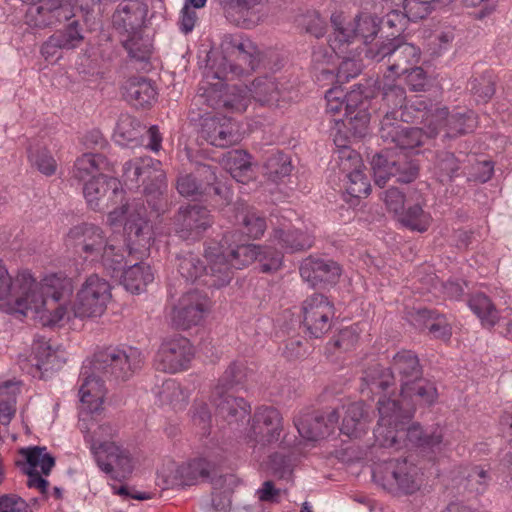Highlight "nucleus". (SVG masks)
<instances>
[{"label":"nucleus","instance_id":"1","mask_svg":"<svg viewBox=\"0 0 512 512\" xmlns=\"http://www.w3.org/2000/svg\"><path fill=\"white\" fill-rule=\"evenodd\" d=\"M14 291V311L24 316L38 318L44 326L59 324L65 315L56 302L70 291V282L50 275L37 282L30 272L18 273L15 280L0 260V301Z\"/></svg>","mask_w":512,"mask_h":512},{"label":"nucleus","instance_id":"2","mask_svg":"<svg viewBox=\"0 0 512 512\" xmlns=\"http://www.w3.org/2000/svg\"><path fill=\"white\" fill-rule=\"evenodd\" d=\"M206 260L210 263L211 285L220 287L230 282L232 269H242L253 261H259L262 272L277 271L282 264V253L271 246H258L255 244L238 245L230 248L228 254L223 246H210L206 250Z\"/></svg>","mask_w":512,"mask_h":512},{"label":"nucleus","instance_id":"3","mask_svg":"<svg viewBox=\"0 0 512 512\" xmlns=\"http://www.w3.org/2000/svg\"><path fill=\"white\" fill-rule=\"evenodd\" d=\"M396 400H378L379 420L374 430L375 442L384 448L402 449L411 443L422 448L425 430L419 424H408L412 412L410 405L396 409Z\"/></svg>","mask_w":512,"mask_h":512},{"label":"nucleus","instance_id":"4","mask_svg":"<svg viewBox=\"0 0 512 512\" xmlns=\"http://www.w3.org/2000/svg\"><path fill=\"white\" fill-rule=\"evenodd\" d=\"M68 244L74 246L86 260L100 262L109 274L121 271L124 254L114 238L104 236L100 227L82 223L72 227L67 234Z\"/></svg>","mask_w":512,"mask_h":512},{"label":"nucleus","instance_id":"5","mask_svg":"<svg viewBox=\"0 0 512 512\" xmlns=\"http://www.w3.org/2000/svg\"><path fill=\"white\" fill-rule=\"evenodd\" d=\"M395 375L401 382V395H408L411 391L410 384L422 375L417 355L409 350L400 351L393 357L391 371L375 365L365 372L363 381L370 392L379 393L388 389L393 383Z\"/></svg>","mask_w":512,"mask_h":512},{"label":"nucleus","instance_id":"6","mask_svg":"<svg viewBox=\"0 0 512 512\" xmlns=\"http://www.w3.org/2000/svg\"><path fill=\"white\" fill-rule=\"evenodd\" d=\"M60 278V276H58ZM61 279L68 280L69 278L61 277ZM70 290H72V283H70ZM71 291L64 294L56 302V307H63L65 315L59 322L65 319H70L71 314L78 318H95L101 316L107 309V305L112 298L111 285L109 282L97 274H92L85 279L81 287L76 293L72 306L68 310L67 307L59 302L65 299Z\"/></svg>","mask_w":512,"mask_h":512},{"label":"nucleus","instance_id":"7","mask_svg":"<svg viewBox=\"0 0 512 512\" xmlns=\"http://www.w3.org/2000/svg\"><path fill=\"white\" fill-rule=\"evenodd\" d=\"M161 163L149 156L138 157L127 161L123 166V181L129 189L144 185V194L148 205L159 213L163 206L162 195L166 188L165 174Z\"/></svg>","mask_w":512,"mask_h":512},{"label":"nucleus","instance_id":"8","mask_svg":"<svg viewBox=\"0 0 512 512\" xmlns=\"http://www.w3.org/2000/svg\"><path fill=\"white\" fill-rule=\"evenodd\" d=\"M260 61L256 45L249 39L236 41L226 54L209 57L205 67L208 77L234 79L253 72Z\"/></svg>","mask_w":512,"mask_h":512},{"label":"nucleus","instance_id":"9","mask_svg":"<svg viewBox=\"0 0 512 512\" xmlns=\"http://www.w3.org/2000/svg\"><path fill=\"white\" fill-rule=\"evenodd\" d=\"M331 22L334 27L329 46L336 54L348 51V46L355 41L370 44L378 35L380 20L370 13H360L352 21L344 23L341 14H333Z\"/></svg>","mask_w":512,"mask_h":512},{"label":"nucleus","instance_id":"10","mask_svg":"<svg viewBox=\"0 0 512 512\" xmlns=\"http://www.w3.org/2000/svg\"><path fill=\"white\" fill-rule=\"evenodd\" d=\"M143 363L144 356L138 348L108 347L95 354L90 366L107 378L125 381L141 369Z\"/></svg>","mask_w":512,"mask_h":512},{"label":"nucleus","instance_id":"11","mask_svg":"<svg viewBox=\"0 0 512 512\" xmlns=\"http://www.w3.org/2000/svg\"><path fill=\"white\" fill-rule=\"evenodd\" d=\"M208 77L204 71V79L201 81L198 95L195 97L197 103L206 104L212 108H226L228 110L243 112L251 102L248 87L238 85L225 86L224 81Z\"/></svg>","mask_w":512,"mask_h":512},{"label":"nucleus","instance_id":"12","mask_svg":"<svg viewBox=\"0 0 512 512\" xmlns=\"http://www.w3.org/2000/svg\"><path fill=\"white\" fill-rule=\"evenodd\" d=\"M109 225L124 223L129 239V252L139 249L146 251L153 239L152 226L146 218V209L139 203L122 204L121 207L110 211L107 219Z\"/></svg>","mask_w":512,"mask_h":512},{"label":"nucleus","instance_id":"13","mask_svg":"<svg viewBox=\"0 0 512 512\" xmlns=\"http://www.w3.org/2000/svg\"><path fill=\"white\" fill-rule=\"evenodd\" d=\"M374 478L390 492L413 494L423 485V473L406 459H391L377 465Z\"/></svg>","mask_w":512,"mask_h":512},{"label":"nucleus","instance_id":"14","mask_svg":"<svg viewBox=\"0 0 512 512\" xmlns=\"http://www.w3.org/2000/svg\"><path fill=\"white\" fill-rule=\"evenodd\" d=\"M24 24L31 30L56 26L74 17L75 0H23Z\"/></svg>","mask_w":512,"mask_h":512},{"label":"nucleus","instance_id":"15","mask_svg":"<svg viewBox=\"0 0 512 512\" xmlns=\"http://www.w3.org/2000/svg\"><path fill=\"white\" fill-rule=\"evenodd\" d=\"M365 53L366 57L376 61L387 57L388 74L393 77L407 73L420 60V50L416 46L397 39L382 43L377 49L370 47Z\"/></svg>","mask_w":512,"mask_h":512},{"label":"nucleus","instance_id":"16","mask_svg":"<svg viewBox=\"0 0 512 512\" xmlns=\"http://www.w3.org/2000/svg\"><path fill=\"white\" fill-rule=\"evenodd\" d=\"M177 190L185 197L214 194L227 203L232 198L230 189L217 181L215 169L206 164L197 166L195 174L181 175L177 181Z\"/></svg>","mask_w":512,"mask_h":512},{"label":"nucleus","instance_id":"17","mask_svg":"<svg viewBox=\"0 0 512 512\" xmlns=\"http://www.w3.org/2000/svg\"><path fill=\"white\" fill-rule=\"evenodd\" d=\"M428 137L437 135L443 121L447 127L446 136L455 137L473 131L477 125L476 115L472 111L448 113L445 107L429 109L421 115Z\"/></svg>","mask_w":512,"mask_h":512},{"label":"nucleus","instance_id":"18","mask_svg":"<svg viewBox=\"0 0 512 512\" xmlns=\"http://www.w3.org/2000/svg\"><path fill=\"white\" fill-rule=\"evenodd\" d=\"M65 359L57 349H54L50 342L44 338L36 339L33 342L31 354L20 356V368L36 378H46L56 370H59Z\"/></svg>","mask_w":512,"mask_h":512},{"label":"nucleus","instance_id":"19","mask_svg":"<svg viewBox=\"0 0 512 512\" xmlns=\"http://www.w3.org/2000/svg\"><path fill=\"white\" fill-rule=\"evenodd\" d=\"M283 431V417L271 406L258 407L250 422L247 438L254 445L266 446L277 442Z\"/></svg>","mask_w":512,"mask_h":512},{"label":"nucleus","instance_id":"20","mask_svg":"<svg viewBox=\"0 0 512 512\" xmlns=\"http://www.w3.org/2000/svg\"><path fill=\"white\" fill-rule=\"evenodd\" d=\"M194 356L190 341L182 336L164 339L161 343L154 364L157 370L177 373L188 368Z\"/></svg>","mask_w":512,"mask_h":512},{"label":"nucleus","instance_id":"21","mask_svg":"<svg viewBox=\"0 0 512 512\" xmlns=\"http://www.w3.org/2000/svg\"><path fill=\"white\" fill-rule=\"evenodd\" d=\"M334 305L322 294H313L302 303V324L314 338L326 334L332 325Z\"/></svg>","mask_w":512,"mask_h":512},{"label":"nucleus","instance_id":"22","mask_svg":"<svg viewBox=\"0 0 512 512\" xmlns=\"http://www.w3.org/2000/svg\"><path fill=\"white\" fill-rule=\"evenodd\" d=\"M210 307L206 294L191 290L184 293L173 304L169 317L172 323L182 329H187L201 323Z\"/></svg>","mask_w":512,"mask_h":512},{"label":"nucleus","instance_id":"23","mask_svg":"<svg viewBox=\"0 0 512 512\" xmlns=\"http://www.w3.org/2000/svg\"><path fill=\"white\" fill-rule=\"evenodd\" d=\"M335 145L339 148V167L342 172L346 173L347 193L355 198L366 197L370 193L371 186L368 178L362 172L363 164L360 155L346 147L345 139L336 137Z\"/></svg>","mask_w":512,"mask_h":512},{"label":"nucleus","instance_id":"24","mask_svg":"<svg viewBox=\"0 0 512 512\" xmlns=\"http://www.w3.org/2000/svg\"><path fill=\"white\" fill-rule=\"evenodd\" d=\"M95 449L97 466L112 479L127 478L132 474L136 459L128 448L115 442Z\"/></svg>","mask_w":512,"mask_h":512},{"label":"nucleus","instance_id":"25","mask_svg":"<svg viewBox=\"0 0 512 512\" xmlns=\"http://www.w3.org/2000/svg\"><path fill=\"white\" fill-rule=\"evenodd\" d=\"M371 166L374 174L375 183L383 187L390 178H395L396 182L410 183L418 175V165L408 160L407 155L403 154L397 160L388 159L382 154L373 156Z\"/></svg>","mask_w":512,"mask_h":512},{"label":"nucleus","instance_id":"26","mask_svg":"<svg viewBox=\"0 0 512 512\" xmlns=\"http://www.w3.org/2000/svg\"><path fill=\"white\" fill-rule=\"evenodd\" d=\"M84 197L89 207L100 211L123 202V190L120 181L104 174L88 180L83 188Z\"/></svg>","mask_w":512,"mask_h":512},{"label":"nucleus","instance_id":"27","mask_svg":"<svg viewBox=\"0 0 512 512\" xmlns=\"http://www.w3.org/2000/svg\"><path fill=\"white\" fill-rule=\"evenodd\" d=\"M107 389L99 373L92 366H83L81 371V384L79 388L80 411L83 423L86 416L94 415L102 410Z\"/></svg>","mask_w":512,"mask_h":512},{"label":"nucleus","instance_id":"28","mask_svg":"<svg viewBox=\"0 0 512 512\" xmlns=\"http://www.w3.org/2000/svg\"><path fill=\"white\" fill-rule=\"evenodd\" d=\"M201 124V136L215 147L225 148L241 140L238 125L220 114H206Z\"/></svg>","mask_w":512,"mask_h":512},{"label":"nucleus","instance_id":"29","mask_svg":"<svg viewBox=\"0 0 512 512\" xmlns=\"http://www.w3.org/2000/svg\"><path fill=\"white\" fill-rule=\"evenodd\" d=\"M395 112L387 111L381 122L380 137L383 142L392 144L388 149L397 147L401 150H410L423 143V131L421 128L405 127L395 123Z\"/></svg>","mask_w":512,"mask_h":512},{"label":"nucleus","instance_id":"30","mask_svg":"<svg viewBox=\"0 0 512 512\" xmlns=\"http://www.w3.org/2000/svg\"><path fill=\"white\" fill-rule=\"evenodd\" d=\"M213 465L204 458L177 464L168 461L160 470L161 475L169 484L192 485L200 479H207Z\"/></svg>","mask_w":512,"mask_h":512},{"label":"nucleus","instance_id":"31","mask_svg":"<svg viewBox=\"0 0 512 512\" xmlns=\"http://www.w3.org/2000/svg\"><path fill=\"white\" fill-rule=\"evenodd\" d=\"M211 398L216 409V420L221 419L231 427L237 428L250 412V406L243 398L234 397L222 391L221 387L214 388Z\"/></svg>","mask_w":512,"mask_h":512},{"label":"nucleus","instance_id":"32","mask_svg":"<svg viewBox=\"0 0 512 512\" xmlns=\"http://www.w3.org/2000/svg\"><path fill=\"white\" fill-rule=\"evenodd\" d=\"M209 211L201 206L192 205L181 208L176 217V233L185 240H196L211 225Z\"/></svg>","mask_w":512,"mask_h":512},{"label":"nucleus","instance_id":"33","mask_svg":"<svg viewBox=\"0 0 512 512\" xmlns=\"http://www.w3.org/2000/svg\"><path fill=\"white\" fill-rule=\"evenodd\" d=\"M339 420L338 411H330L325 416L304 413L294 418L299 435L307 441H317L329 435Z\"/></svg>","mask_w":512,"mask_h":512},{"label":"nucleus","instance_id":"34","mask_svg":"<svg viewBox=\"0 0 512 512\" xmlns=\"http://www.w3.org/2000/svg\"><path fill=\"white\" fill-rule=\"evenodd\" d=\"M363 86L346 92L341 86H334L325 94L326 112L331 116H348L353 114V109L364 104V99L368 98Z\"/></svg>","mask_w":512,"mask_h":512},{"label":"nucleus","instance_id":"35","mask_svg":"<svg viewBox=\"0 0 512 512\" xmlns=\"http://www.w3.org/2000/svg\"><path fill=\"white\" fill-rule=\"evenodd\" d=\"M300 274L304 281L315 287L319 284L336 283L341 275V269L332 260L309 257L302 262Z\"/></svg>","mask_w":512,"mask_h":512},{"label":"nucleus","instance_id":"36","mask_svg":"<svg viewBox=\"0 0 512 512\" xmlns=\"http://www.w3.org/2000/svg\"><path fill=\"white\" fill-rule=\"evenodd\" d=\"M367 108V99H364V104L353 109V114L335 119V126L333 128V131H335L334 140L336 137L345 139L346 147L349 148V135L358 138L365 136L368 132V124L370 121V115Z\"/></svg>","mask_w":512,"mask_h":512},{"label":"nucleus","instance_id":"37","mask_svg":"<svg viewBox=\"0 0 512 512\" xmlns=\"http://www.w3.org/2000/svg\"><path fill=\"white\" fill-rule=\"evenodd\" d=\"M147 11V6L139 0L123 1L113 15V23L115 27L123 29L128 34L140 31Z\"/></svg>","mask_w":512,"mask_h":512},{"label":"nucleus","instance_id":"38","mask_svg":"<svg viewBox=\"0 0 512 512\" xmlns=\"http://www.w3.org/2000/svg\"><path fill=\"white\" fill-rule=\"evenodd\" d=\"M251 100L261 105L281 106L287 102V92L282 90L273 77L256 78L248 87Z\"/></svg>","mask_w":512,"mask_h":512},{"label":"nucleus","instance_id":"39","mask_svg":"<svg viewBox=\"0 0 512 512\" xmlns=\"http://www.w3.org/2000/svg\"><path fill=\"white\" fill-rule=\"evenodd\" d=\"M411 391L408 395H399L392 398L391 396L386 397V395L380 397L379 399L385 400H396V409L406 408L407 405H410L411 412H413L414 404L420 403L425 405H431L437 399V389L435 385L421 377L416 380L414 383L410 384Z\"/></svg>","mask_w":512,"mask_h":512},{"label":"nucleus","instance_id":"40","mask_svg":"<svg viewBox=\"0 0 512 512\" xmlns=\"http://www.w3.org/2000/svg\"><path fill=\"white\" fill-rule=\"evenodd\" d=\"M334 411L339 412V418L342 417L341 433L349 437H359L365 431L368 415L362 402L349 403Z\"/></svg>","mask_w":512,"mask_h":512},{"label":"nucleus","instance_id":"41","mask_svg":"<svg viewBox=\"0 0 512 512\" xmlns=\"http://www.w3.org/2000/svg\"><path fill=\"white\" fill-rule=\"evenodd\" d=\"M79 427L84 433L85 441L89 444L90 451L95 457V452L98 447L113 445L115 429L109 423H97L93 415L86 416V421L83 423L82 417L79 419Z\"/></svg>","mask_w":512,"mask_h":512},{"label":"nucleus","instance_id":"42","mask_svg":"<svg viewBox=\"0 0 512 512\" xmlns=\"http://www.w3.org/2000/svg\"><path fill=\"white\" fill-rule=\"evenodd\" d=\"M124 98L133 106L146 108L156 99V89L150 81L142 77L128 79L122 87Z\"/></svg>","mask_w":512,"mask_h":512},{"label":"nucleus","instance_id":"43","mask_svg":"<svg viewBox=\"0 0 512 512\" xmlns=\"http://www.w3.org/2000/svg\"><path fill=\"white\" fill-rule=\"evenodd\" d=\"M123 268L124 264L117 276L110 275L113 278H121V283L131 293H141L154 279L150 266L145 263L133 264L125 270Z\"/></svg>","mask_w":512,"mask_h":512},{"label":"nucleus","instance_id":"44","mask_svg":"<svg viewBox=\"0 0 512 512\" xmlns=\"http://www.w3.org/2000/svg\"><path fill=\"white\" fill-rule=\"evenodd\" d=\"M222 163L237 182L246 183L253 178L250 156L243 150L227 152L222 158Z\"/></svg>","mask_w":512,"mask_h":512},{"label":"nucleus","instance_id":"45","mask_svg":"<svg viewBox=\"0 0 512 512\" xmlns=\"http://www.w3.org/2000/svg\"><path fill=\"white\" fill-rule=\"evenodd\" d=\"M109 170V163L105 157L99 154L85 153L75 162L73 175L80 181L95 179L103 171Z\"/></svg>","mask_w":512,"mask_h":512},{"label":"nucleus","instance_id":"46","mask_svg":"<svg viewBox=\"0 0 512 512\" xmlns=\"http://www.w3.org/2000/svg\"><path fill=\"white\" fill-rule=\"evenodd\" d=\"M178 271L186 281L194 282L205 276L203 280L205 285L212 286L211 270L209 272L203 265L198 255L192 252H185L178 256ZM207 262H209L207 260ZM210 265V263H208Z\"/></svg>","mask_w":512,"mask_h":512},{"label":"nucleus","instance_id":"47","mask_svg":"<svg viewBox=\"0 0 512 512\" xmlns=\"http://www.w3.org/2000/svg\"><path fill=\"white\" fill-rule=\"evenodd\" d=\"M424 200H417V203L408 206L399 214L398 221L411 231L423 233L429 229L433 218L423 208Z\"/></svg>","mask_w":512,"mask_h":512},{"label":"nucleus","instance_id":"48","mask_svg":"<svg viewBox=\"0 0 512 512\" xmlns=\"http://www.w3.org/2000/svg\"><path fill=\"white\" fill-rule=\"evenodd\" d=\"M20 383L7 381L0 385V423L9 425L16 414L17 395Z\"/></svg>","mask_w":512,"mask_h":512},{"label":"nucleus","instance_id":"49","mask_svg":"<svg viewBox=\"0 0 512 512\" xmlns=\"http://www.w3.org/2000/svg\"><path fill=\"white\" fill-rule=\"evenodd\" d=\"M236 220L244 227V232L251 238H259L266 230V221L254 209L245 204H240L236 214Z\"/></svg>","mask_w":512,"mask_h":512},{"label":"nucleus","instance_id":"50","mask_svg":"<svg viewBox=\"0 0 512 512\" xmlns=\"http://www.w3.org/2000/svg\"><path fill=\"white\" fill-rule=\"evenodd\" d=\"M123 45L129 57L135 61L147 62L151 56V40L148 36H143L141 31L130 33Z\"/></svg>","mask_w":512,"mask_h":512},{"label":"nucleus","instance_id":"51","mask_svg":"<svg viewBox=\"0 0 512 512\" xmlns=\"http://www.w3.org/2000/svg\"><path fill=\"white\" fill-rule=\"evenodd\" d=\"M143 131L141 124L129 115H123L117 122L114 133L115 141L119 145L137 143Z\"/></svg>","mask_w":512,"mask_h":512},{"label":"nucleus","instance_id":"52","mask_svg":"<svg viewBox=\"0 0 512 512\" xmlns=\"http://www.w3.org/2000/svg\"><path fill=\"white\" fill-rule=\"evenodd\" d=\"M395 77L390 74H385L382 82L379 83V87L382 89L383 100L386 105L392 109L391 112H395L397 118V108H403L406 106L405 91L402 87L394 84Z\"/></svg>","mask_w":512,"mask_h":512},{"label":"nucleus","instance_id":"53","mask_svg":"<svg viewBox=\"0 0 512 512\" xmlns=\"http://www.w3.org/2000/svg\"><path fill=\"white\" fill-rule=\"evenodd\" d=\"M470 309L485 326H493L498 321V312L490 299L484 294H476L469 300Z\"/></svg>","mask_w":512,"mask_h":512},{"label":"nucleus","instance_id":"54","mask_svg":"<svg viewBox=\"0 0 512 512\" xmlns=\"http://www.w3.org/2000/svg\"><path fill=\"white\" fill-rule=\"evenodd\" d=\"M274 238L278 240L282 248L290 252H296L308 249L312 246V239L307 234L296 231H284L278 229L274 233Z\"/></svg>","mask_w":512,"mask_h":512},{"label":"nucleus","instance_id":"55","mask_svg":"<svg viewBox=\"0 0 512 512\" xmlns=\"http://www.w3.org/2000/svg\"><path fill=\"white\" fill-rule=\"evenodd\" d=\"M22 453L28 464L27 470L38 471L39 468L43 474L48 475L55 464L54 458L46 452V448L33 447L23 450Z\"/></svg>","mask_w":512,"mask_h":512},{"label":"nucleus","instance_id":"56","mask_svg":"<svg viewBox=\"0 0 512 512\" xmlns=\"http://www.w3.org/2000/svg\"><path fill=\"white\" fill-rule=\"evenodd\" d=\"M160 402L174 408H182L187 402V393L175 380L169 379L163 382L159 391Z\"/></svg>","mask_w":512,"mask_h":512},{"label":"nucleus","instance_id":"57","mask_svg":"<svg viewBox=\"0 0 512 512\" xmlns=\"http://www.w3.org/2000/svg\"><path fill=\"white\" fill-rule=\"evenodd\" d=\"M261 0H232L230 9L238 15V22L246 28L253 27L259 20L255 8Z\"/></svg>","mask_w":512,"mask_h":512},{"label":"nucleus","instance_id":"58","mask_svg":"<svg viewBox=\"0 0 512 512\" xmlns=\"http://www.w3.org/2000/svg\"><path fill=\"white\" fill-rule=\"evenodd\" d=\"M28 158L32 166L36 167L42 174L51 176L56 172L57 163L45 147H31Z\"/></svg>","mask_w":512,"mask_h":512},{"label":"nucleus","instance_id":"59","mask_svg":"<svg viewBox=\"0 0 512 512\" xmlns=\"http://www.w3.org/2000/svg\"><path fill=\"white\" fill-rule=\"evenodd\" d=\"M419 316L427 319L425 326L435 338L444 341L449 340L452 334L451 327L444 316L435 315L434 312L429 310L419 311Z\"/></svg>","mask_w":512,"mask_h":512},{"label":"nucleus","instance_id":"60","mask_svg":"<svg viewBox=\"0 0 512 512\" xmlns=\"http://www.w3.org/2000/svg\"><path fill=\"white\" fill-rule=\"evenodd\" d=\"M265 168L269 178L277 181L289 175L292 167L289 158L282 153H278L268 158Z\"/></svg>","mask_w":512,"mask_h":512},{"label":"nucleus","instance_id":"61","mask_svg":"<svg viewBox=\"0 0 512 512\" xmlns=\"http://www.w3.org/2000/svg\"><path fill=\"white\" fill-rule=\"evenodd\" d=\"M65 50L79 47L84 40L78 21H72L65 29L54 33Z\"/></svg>","mask_w":512,"mask_h":512},{"label":"nucleus","instance_id":"62","mask_svg":"<svg viewBox=\"0 0 512 512\" xmlns=\"http://www.w3.org/2000/svg\"><path fill=\"white\" fill-rule=\"evenodd\" d=\"M458 169V161L453 154L449 152H443L437 157L435 173L440 181L450 179Z\"/></svg>","mask_w":512,"mask_h":512},{"label":"nucleus","instance_id":"63","mask_svg":"<svg viewBox=\"0 0 512 512\" xmlns=\"http://www.w3.org/2000/svg\"><path fill=\"white\" fill-rule=\"evenodd\" d=\"M244 377V366L239 363H231L218 381L216 387L228 392L229 389L241 383Z\"/></svg>","mask_w":512,"mask_h":512},{"label":"nucleus","instance_id":"64","mask_svg":"<svg viewBox=\"0 0 512 512\" xmlns=\"http://www.w3.org/2000/svg\"><path fill=\"white\" fill-rule=\"evenodd\" d=\"M333 53L338 56L342 57L343 60L340 63L337 71V80L338 81H348L350 78L356 77L362 70V63L360 60L356 58H349L344 56V53H338L336 54L334 51ZM347 51L345 52V54Z\"/></svg>","mask_w":512,"mask_h":512}]
</instances>
